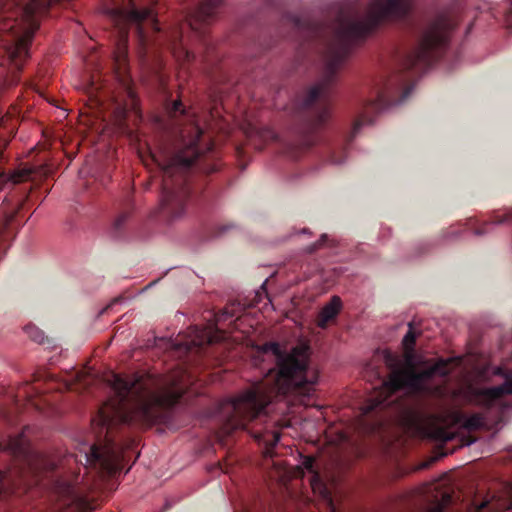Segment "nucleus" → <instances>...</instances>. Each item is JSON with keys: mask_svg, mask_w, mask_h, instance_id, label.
Wrapping results in <instances>:
<instances>
[{"mask_svg": "<svg viewBox=\"0 0 512 512\" xmlns=\"http://www.w3.org/2000/svg\"><path fill=\"white\" fill-rule=\"evenodd\" d=\"M108 382L113 395L103 404L92 420L94 429L105 444H79V462L98 467L102 472H114L120 462L113 430L120 425H151L162 417V410L173 407L185 390L180 375L133 374L123 377L112 374Z\"/></svg>", "mask_w": 512, "mask_h": 512, "instance_id": "1", "label": "nucleus"}, {"mask_svg": "<svg viewBox=\"0 0 512 512\" xmlns=\"http://www.w3.org/2000/svg\"><path fill=\"white\" fill-rule=\"evenodd\" d=\"M454 27L453 20L445 13L435 15L421 27L415 48L400 60L393 74L377 88L375 97L363 103L347 143L332 151L329 158L331 164L345 163L348 143L353 141L362 127L373 124L372 114L389 111L408 100L415 89V83L411 80L421 76L445 53Z\"/></svg>", "mask_w": 512, "mask_h": 512, "instance_id": "2", "label": "nucleus"}, {"mask_svg": "<svg viewBox=\"0 0 512 512\" xmlns=\"http://www.w3.org/2000/svg\"><path fill=\"white\" fill-rule=\"evenodd\" d=\"M407 12V0H376V3H372L370 12L364 17L354 19L340 14L330 26L308 16L289 15L288 18L294 27L309 36L321 37L326 33L331 34L324 55L323 73L301 100L300 107L308 108L317 100L327 101L336 83L338 71L354 46L365 39L384 19L403 17Z\"/></svg>", "mask_w": 512, "mask_h": 512, "instance_id": "3", "label": "nucleus"}, {"mask_svg": "<svg viewBox=\"0 0 512 512\" xmlns=\"http://www.w3.org/2000/svg\"><path fill=\"white\" fill-rule=\"evenodd\" d=\"M224 0H201L186 15L185 26L201 39L204 38L202 26L209 24L217 15ZM111 20L119 28L123 44L127 40V27H134L139 44L146 48L150 43L166 45L179 61L190 62L195 55L183 43V26H176L169 32H163L150 7L141 0H127V3L107 11Z\"/></svg>", "mask_w": 512, "mask_h": 512, "instance_id": "4", "label": "nucleus"}, {"mask_svg": "<svg viewBox=\"0 0 512 512\" xmlns=\"http://www.w3.org/2000/svg\"><path fill=\"white\" fill-rule=\"evenodd\" d=\"M202 134L203 130L198 125H194L191 128L190 139L162 167L163 181L159 213L168 223H173L186 214L190 188L183 172L189 169L203 153L199 147Z\"/></svg>", "mask_w": 512, "mask_h": 512, "instance_id": "5", "label": "nucleus"}, {"mask_svg": "<svg viewBox=\"0 0 512 512\" xmlns=\"http://www.w3.org/2000/svg\"><path fill=\"white\" fill-rule=\"evenodd\" d=\"M258 353H268L276 357V381L282 389H298L310 396L318 382V375L309 368L310 347L300 343L289 351H282L277 342L256 345Z\"/></svg>", "mask_w": 512, "mask_h": 512, "instance_id": "6", "label": "nucleus"}, {"mask_svg": "<svg viewBox=\"0 0 512 512\" xmlns=\"http://www.w3.org/2000/svg\"><path fill=\"white\" fill-rule=\"evenodd\" d=\"M1 451L13 457V464L7 470H0V498L15 492L18 488L29 489L37 484L44 460L32 451L24 431L10 435L0 444Z\"/></svg>", "mask_w": 512, "mask_h": 512, "instance_id": "7", "label": "nucleus"}, {"mask_svg": "<svg viewBox=\"0 0 512 512\" xmlns=\"http://www.w3.org/2000/svg\"><path fill=\"white\" fill-rule=\"evenodd\" d=\"M454 357H439L433 364L429 362L421 370L400 369L395 367L389 377V385L395 389L404 387L411 391L423 393L429 390L428 383L435 377L447 378L450 375L448 365L454 361Z\"/></svg>", "mask_w": 512, "mask_h": 512, "instance_id": "8", "label": "nucleus"}, {"mask_svg": "<svg viewBox=\"0 0 512 512\" xmlns=\"http://www.w3.org/2000/svg\"><path fill=\"white\" fill-rule=\"evenodd\" d=\"M454 357H439L433 364L429 362L421 370L400 369L395 367L389 377V385L395 389L404 387L411 391L423 393L429 390L428 383L435 377L447 378L450 375L448 365L454 361Z\"/></svg>", "mask_w": 512, "mask_h": 512, "instance_id": "9", "label": "nucleus"}, {"mask_svg": "<svg viewBox=\"0 0 512 512\" xmlns=\"http://www.w3.org/2000/svg\"><path fill=\"white\" fill-rule=\"evenodd\" d=\"M454 357H439L433 364L429 362L421 370L400 369L395 367L389 377V385L395 389L404 387L411 391L423 393L429 390L428 383L435 377L447 378L450 375L448 365L454 361Z\"/></svg>", "mask_w": 512, "mask_h": 512, "instance_id": "10", "label": "nucleus"}, {"mask_svg": "<svg viewBox=\"0 0 512 512\" xmlns=\"http://www.w3.org/2000/svg\"><path fill=\"white\" fill-rule=\"evenodd\" d=\"M269 403V399L256 389H248L230 399L231 415L227 422V429L247 430L249 422L266 414Z\"/></svg>", "mask_w": 512, "mask_h": 512, "instance_id": "11", "label": "nucleus"}, {"mask_svg": "<svg viewBox=\"0 0 512 512\" xmlns=\"http://www.w3.org/2000/svg\"><path fill=\"white\" fill-rule=\"evenodd\" d=\"M504 382L498 386L479 388L473 385L466 386L462 397L470 404L489 408L501 396L512 394V370L504 375Z\"/></svg>", "mask_w": 512, "mask_h": 512, "instance_id": "12", "label": "nucleus"}, {"mask_svg": "<svg viewBox=\"0 0 512 512\" xmlns=\"http://www.w3.org/2000/svg\"><path fill=\"white\" fill-rule=\"evenodd\" d=\"M217 333L218 332L212 333L207 329L195 326L191 329L189 339L175 342L174 347L177 350L189 352L194 348H201L205 345L220 341L221 337Z\"/></svg>", "mask_w": 512, "mask_h": 512, "instance_id": "13", "label": "nucleus"}, {"mask_svg": "<svg viewBox=\"0 0 512 512\" xmlns=\"http://www.w3.org/2000/svg\"><path fill=\"white\" fill-rule=\"evenodd\" d=\"M21 207L22 204L17 209L9 212H3V214L0 215V255L6 250V242L9 240L12 233L10 225L13 223L16 214Z\"/></svg>", "mask_w": 512, "mask_h": 512, "instance_id": "14", "label": "nucleus"}, {"mask_svg": "<svg viewBox=\"0 0 512 512\" xmlns=\"http://www.w3.org/2000/svg\"><path fill=\"white\" fill-rule=\"evenodd\" d=\"M342 307V301L339 296H332L330 301L323 306L319 313L318 326L324 328L330 320L334 319Z\"/></svg>", "mask_w": 512, "mask_h": 512, "instance_id": "15", "label": "nucleus"}, {"mask_svg": "<svg viewBox=\"0 0 512 512\" xmlns=\"http://www.w3.org/2000/svg\"><path fill=\"white\" fill-rule=\"evenodd\" d=\"M32 173V168L17 169L10 174H6L0 171V190L8 184L15 185L30 179Z\"/></svg>", "mask_w": 512, "mask_h": 512, "instance_id": "16", "label": "nucleus"}, {"mask_svg": "<svg viewBox=\"0 0 512 512\" xmlns=\"http://www.w3.org/2000/svg\"><path fill=\"white\" fill-rule=\"evenodd\" d=\"M455 422L467 431H477L484 427V418L478 413L469 416L458 414L455 417Z\"/></svg>", "mask_w": 512, "mask_h": 512, "instance_id": "17", "label": "nucleus"}, {"mask_svg": "<svg viewBox=\"0 0 512 512\" xmlns=\"http://www.w3.org/2000/svg\"><path fill=\"white\" fill-rule=\"evenodd\" d=\"M510 211H507L501 216L495 215L494 218L490 221L484 223V225L478 229H475L473 234L475 236H484L489 234L495 226L509 223L510 222Z\"/></svg>", "mask_w": 512, "mask_h": 512, "instance_id": "18", "label": "nucleus"}, {"mask_svg": "<svg viewBox=\"0 0 512 512\" xmlns=\"http://www.w3.org/2000/svg\"><path fill=\"white\" fill-rule=\"evenodd\" d=\"M488 10L494 18L500 13L503 14L507 29L512 31V0H504L497 10L491 6L488 7Z\"/></svg>", "mask_w": 512, "mask_h": 512, "instance_id": "19", "label": "nucleus"}, {"mask_svg": "<svg viewBox=\"0 0 512 512\" xmlns=\"http://www.w3.org/2000/svg\"><path fill=\"white\" fill-rule=\"evenodd\" d=\"M429 359L422 356H417L414 349H408L404 354V363L406 369H414V367H426L429 364Z\"/></svg>", "mask_w": 512, "mask_h": 512, "instance_id": "20", "label": "nucleus"}, {"mask_svg": "<svg viewBox=\"0 0 512 512\" xmlns=\"http://www.w3.org/2000/svg\"><path fill=\"white\" fill-rule=\"evenodd\" d=\"M129 217H130V212H128V211H122L121 213H119V215L115 218V220L113 221V224H112V228H111L112 238H114V239L121 238L124 228H125V225L129 219Z\"/></svg>", "mask_w": 512, "mask_h": 512, "instance_id": "21", "label": "nucleus"}, {"mask_svg": "<svg viewBox=\"0 0 512 512\" xmlns=\"http://www.w3.org/2000/svg\"><path fill=\"white\" fill-rule=\"evenodd\" d=\"M25 333L33 341L42 344L45 339L44 332L33 324H28L24 327Z\"/></svg>", "mask_w": 512, "mask_h": 512, "instance_id": "22", "label": "nucleus"}, {"mask_svg": "<svg viewBox=\"0 0 512 512\" xmlns=\"http://www.w3.org/2000/svg\"><path fill=\"white\" fill-rule=\"evenodd\" d=\"M432 437L437 441L447 443L455 439L456 433L449 432L442 427H437L433 430Z\"/></svg>", "mask_w": 512, "mask_h": 512, "instance_id": "23", "label": "nucleus"}, {"mask_svg": "<svg viewBox=\"0 0 512 512\" xmlns=\"http://www.w3.org/2000/svg\"><path fill=\"white\" fill-rule=\"evenodd\" d=\"M451 502L452 496L448 493H444L441 499L429 508V512H444L445 508L449 506Z\"/></svg>", "mask_w": 512, "mask_h": 512, "instance_id": "24", "label": "nucleus"}, {"mask_svg": "<svg viewBox=\"0 0 512 512\" xmlns=\"http://www.w3.org/2000/svg\"><path fill=\"white\" fill-rule=\"evenodd\" d=\"M408 327L409 330L406 332L402 340L405 350L414 349L417 338V334L412 330V323H409Z\"/></svg>", "mask_w": 512, "mask_h": 512, "instance_id": "25", "label": "nucleus"}, {"mask_svg": "<svg viewBox=\"0 0 512 512\" xmlns=\"http://www.w3.org/2000/svg\"><path fill=\"white\" fill-rule=\"evenodd\" d=\"M237 228H238V226L233 222H229L226 224H217L214 228V236L220 237V236L228 233L229 231L235 230Z\"/></svg>", "mask_w": 512, "mask_h": 512, "instance_id": "26", "label": "nucleus"}, {"mask_svg": "<svg viewBox=\"0 0 512 512\" xmlns=\"http://www.w3.org/2000/svg\"><path fill=\"white\" fill-rule=\"evenodd\" d=\"M328 238V235L327 234H322L320 236V238L312 243V244H309L307 245L305 248H304V252L307 253V254H312L314 253L315 251L319 250L320 248H322L324 246V243L325 241L327 240Z\"/></svg>", "mask_w": 512, "mask_h": 512, "instance_id": "27", "label": "nucleus"}, {"mask_svg": "<svg viewBox=\"0 0 512 512\" xmlns=\"http://www.w3.org/2000/svg\"><path fill=\"white\" fill-rule=\"evenodd\" d=\"M301 456V467L308 471V472H313L314 471V462H315V459L314 457L312 456H304V455H300Z\"/></svg>", "mask_w": 512, "mask_h": 512, "instance_id": "28", "label": "nucleus"}, {"mask_svg": "<svg viewBox=\"0 0 512 512\" xmlns=\"http://www.w3.org/2000/svg\"><path fill=\"white\" fill-rule=\"evenodd\" d=\"M459 237V231L456 230V229H453V228H450L446 231H443L440 236H439V240L441 242H444V241H449V240H454L456 238Z\"/></svg>", "mask_w": 512, "mask_h": 512, "instance_id": "29", "label": "nucleus"}, {"mask_svg": "<svg viewBox=\"0 0 512 512\" xmlns=\"http://www.w3.org/2000/svg\"><path fill=\"white\" fill-rule=\"evenodd\" d=\"M124 302H125V298H123L121 296L114 298L113 300L110 301V303H108L104 308H102L98 312L97 317L102 316L105 312H107L114 305L121 304V303H124Z\"/></svg>", "mask_w": 512, "mask_h": 512, "instance_id": "30", "label": "nucleus"}, {"mask_svg": "<svg viewBox=\"0 0 512 512\" xmlns=\"http://www.w3.org/2000/svg\"><path fill=\"white\" fill-rule=\"evenodd\" d=\"M170 113L171 114H176V113L185 114L186 113V110H185L181 100H176L172 103Z\"/></svg>", "mask_w": 512, "mask_h": 512, "instance_id": "31", "label": "nucleus"}, {"mask_svg": "<svg viewBox=\"0 0 512 512\" xmlns=\"http://www.w3.org/2000/svg\"><path fill=\"white\" fill-rule=\"evenodd\" d=\"M382 404H383L382 400H378V399L373 400V401H371V403L364 406L363 413L368 414V413L374 411L375 409H377Z\"/></svg>", "mask_w": 512, "mask_h": 512, "instance_id": "32", "label": "nucleus"}, {"mask_svg": "<svg viewBox=\"0 0 512 512\" xmlns=\"http://www.w3.org/2000/svg\"><path fill=\"white\" fill-rule=\"evenodd\" d=\"M329 108L327 106L321 108L317 114V123L323 124L329 116Z\"/></svg>", "mask_w": 512, "mask_h": 512, "instance_id": "33", "label": "nucleus"}, {"mask_svg": "<svg viewBox=\"0 0 512 512\" xmlns=\"http://www.w3.org/2000/svg\"><path fill=\"white\" fill-rule=\"evenodd\" d=\"M297 147L298 145L296 144H289L287 146V154L293 159H297L299 156L298 152L296 151Z\"/></svg>", "mask_w": 512, "mask_h": 512, "instance_id": "34", "label": "nucleus"}, {"mask_svg": "<svg viewBox=\"0 0 512 512\" xmlns=\"http://www.w3.org/2000/svg\"><path fill=\"white\" fill-rule=\"evenodd\" d=\"M279 441H280V434L278 432H274L272 434V439H271V441L269 442L268 445L271 446V447H274V446H276L278 444Z\"/></svg>", "mask_w": 512, "mask_h": 512, "instance_id": "35", "label": "nucleus"}, {"mask_svg": "<svg viewBox=\"0 0 512 512\" xmlns=\"http://www.w3.org/2000/svg\"><path fill=\"white\" fill-rule=\"evenodd\" d=\"M494 374L497 375V376H501L504 378V375L507 374V371L504 370L503 368L501 367H497L495 370H494Z\"/></svg>", "mask_w": 512, "mask_h": 512, "instance_id": "36", "label": "nucleus"}, {"mask_svg": "<svg viewBox=\"0 0 512 512\" xmlns=\"http://www.w3.org/2000/svg\"><path fill=\"white\" fill-rule=\"evenodd\" d=\"M475 441H476L475 439H471V440H462V444H461V446H462V447H465V446H467V447H468V446H471L472 444H474V443H475Z\"/></svg>", "mask_w": 512, "mask_h": 512, "instance_id": "37", "label": "nucleus"}, {"mask_svg": "<svg viewBox=\"0 0 512 512\" xmlns=\"http://www.w3.org/2000/svg\"><path fill=\"white\" fill-rule=\"evenodd\" d=\"M253 437L258 441L261 442L263 440V436L261 434L255 433L253 434Z\"/></svg>", "mask_w": 512, "mask_h": 512, "instance_id": "38", "label": "nucleus"}, {"mask_svg": "<svg viewBox=\"0 0 512 512\" xmlns=\"http://www.w3.org/2000/svg\"><path fill=\"white\" fill-rule=\"evenodd\" d=\"M300 234H310V230L308 228H303L299 231Z\"/></svg>", "mask_w": 512, "mask_h": 512, "instance_id": "39", "label": "nucleus"}, {"mask_svg": "<svg viewBox=\"0 0 512 512\" xmlns=\"http://www.w3.org/2000/svg\"><path fill=\"white\" fill-rule=\"evenodd\" d=\"M420 246L421 247L423 246L425 248V250H427L431 246V244L430 243H421Z\"/></svg>", "mask_w": 512, "mask_h": 512, "instance_id": "40", "label": "nucleus"}, {"mask_svg": "<svg viewBox=\"0 0 512 512\" xmlns=\"http://www.w3.org/2000/svg\"><path fill=\"white\" fill-rule=\"evenodd\" d=\"M268 279H265L264 282L261 285V289L265 290L267 285Z\"/></svg>", "mask_w": 512, "mask_h": 512, "instance_id": "41", "label": "nucleus"}, {"mask_svg": "<svg viewBox=\"0 0 512 512\" xmlns=\"http://www.w3.org/2000/svg\"><path fill=\"white\" fill-rule=\"evenodd\" d=\"M158 280L154 281V282H151L149 283L144 290L148 289L149 287L153 286Z\"/></svg>", "mask_w": 512, "mask_h": 512, "instance_id": "42", "label": "nucleus"}, {"mask_svg": "<svg viewBox=\"0 0 512 512\" xmlns=\"http://www.w3.org/2000/svg\"><path fill=\"white\" fill-rule=\"evenodd\" d=\"M310 144L308 143H304V144H301V149H305V148H308Z\"/></svg>", "mask_w": 512, "mask_h": 512, "instance_id": "43", "label": "nucleus"}, {"mask_svg": "<svg viewBox=\"0 0 512 512\" xmlns=\"http://www.w3.org/2000/svg\"><path fill=\"white\" fill-rule=\"evenodd\" d=\"M212 150V145L211 144H208L205 148V151H210Z\"/></svg>", "mask_w": 512, "mask_h": 512, "instance_id": "44", "label": "nucleus"}, {"mask_svg": "<svg viewBox=\"0 0 512 512\" xmlns=\"http://www.w3.org/2000/svg\"><path fill=\"white\" fill-rule=\"evenodd\" d=\"M120 54H121V57H125V49L123 48L121 51H120Z\"/></svg>", "mask_w": 512, "mask_h": 512, "instance_id": "45", "label": "nucleus"}, {"mask_svg": "<svg viewBox=\"0 0 512 512\" xmlns=\"http://www.w3.org/2000/svg\"><path fill=\"white\" fill-rule=\"evenodd\" d=\"M391 359H392V357H391L390 353H387V355H386V360H387V361H389V360H391Z\"/></svg>", "mask_w": 512, "mask_h": 512, "instance_id": "46", "label": "nucleus"}, {"mask_svg": "<svg viewBox=\"0 0 512 512\" xmlns=\"http://www.w3.org/2000/svg\"><path fill=\"white\" fill-rule=\"evenodd\" d=\"M0 417H5L3 410L0 408Z\"/></svg>", "mask_w": 512, "mask_h": 512, "instance_id": "47", "label": "nucleus"}, {"mask_svg": "<svg viewBox=\"0 0 512 512\" xmlns=\"http://www.w3.org/2000/svg\"><path fill=\"white\" fill-rule=\"evenodd\" d=\"M472 25H473L472 23H471V24H469V26H468V28H467V32H469V31L472 29Z\"/></svg>", "mask_w": 512, "mask_h": 512, "instance_id": "48", "label": "nucleus"}, {"mask_svg": "<svg viewBox=\"0 0 512 512\" xmlns=\"http://www.w3.org/2000/svg\"><path fill=\"white\" fill-rule=\"evenodd\" d=\"M373 3H376V0H374Z\"/></svg>", "mask_w": 512, "mask_h": 512, "instance_id": "49", "label": "nucleus"}]
</instances>
